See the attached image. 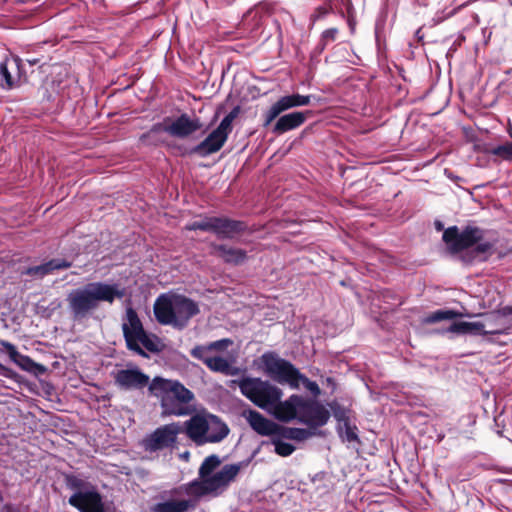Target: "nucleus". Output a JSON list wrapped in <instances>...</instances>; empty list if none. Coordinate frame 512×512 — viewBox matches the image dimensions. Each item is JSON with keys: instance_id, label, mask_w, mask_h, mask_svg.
<instances>
[{"instance_id": "obj_1", "label": "nucleus", "mask_w": 512, "mask_h": 512, "mask_svg": "<svg viewBox=\"0 0 512 512\" xmlns=\"http://www.w3.org/2000/svg\"><path fill=\"white\" fill-rule=\"evenodd\" d=\"M241 393L253 404L282 422L300 419L303 397L293 394L282 401L283 392L269 381L246 377L240 380Z\"/></svg>"}, {"instance_id": "obj_2", "label": "nucleus", "mask_w": 512, "mask_h": 512, "mask_svg": "<svg viewBox=\"0 0 512 512\" xmlns=\"http://www.w3.org/2000/svg\"><path fill=\"white\" fill-rule=\"evenodd\" d=\"M125 296V289L118 284L90 282L71 290L66 298L71 318L75 322L88 319L96 311L101 302L112 304L115 299Z\"/></svg>"}, {"instance_id": "obj_3", "label": "nucleus", "mask_w": 512, "mask_h": 512, "mask_svg": "<svg viewBox=\"0 0 512 512\" xmlns=\"http://www.w3.org/2000/svg\"><path fill=\"white\" fill-rule=\"evenodd\" d=\"M153 311L160 324L182 330L200 310L198 304L186 296L161 294L155 300Z\"/></svg>"}, {"instance_id": "obj_4", "label": "nucleus", "mask_w": 512, "mask_h": 512, "mask_svg": "<svg viewBox=\"0 0 512 512\" xmlns=\"http://www.w3.org/2000/svg\"><path fill=\"white\" fill-rule=\"evenodd\" d=\"M149 394L160 401L163 416H184L189 413L184 406L194 399V394L178 380L155 377L149 385Z\"/></svg>"}, {"instance_id": "obj_5", "label": "nucleus", "mask_w": 512, "mask_h": 512, "mask_svg": "<svg viewBox=\"0 0 512 512\" xmlns=\"http://www.w3.org/2000/svg\"><path fill=\"white\" fill-rule=\"evenodd\" d=\"M183 432L198 446L219 443L224 440L230 429L218 416L208 412H198L184 422Z\"/></svg>"}, {"instance_id": "obj_6", "label": "nucleus", "mask_w": 512, "mask_h": 512, "mask_svg": "<svg viewBox=\"0 0 512 512\" xmlns=\"http://www.w3.org/2000/svg\"><path fill=\"white\" fill-rule=\"evenodd\" d=\"M122 330L127 348L136 354L147 357L143 348L152 353L160 351L158 338L144 330L136 311L131 307L126 309Z\"/></svg>"}, {"instance_id": "obj_7", "label": "nucleus", "mask_w": 512, "mask_h": 512, "mask_svg": "<svg viewBox=\"0 0 512 512\" xmlns=\"http://www.w3.org/2000/svg\"><path fill=\"white\" fill-rule=\"evenodd\" d=\"M183 432L179 422H173L156 428L142 440L145 451L154 453L164 450H173L177 447L178 436Z\"/></svg>"}, {"instance_id": "obj_8", "label": "nucleus", "mask_w": 512, "mask_h": 512, "mask_svg": "<svg viewBox=\"0 0 512 512\" xmlns=\"http://www.w3.org/2000/svg\"><path fill=\"white\" fill-rule=\"evenodd\" d=\"M237 113V108L229 112L222 119L217 128L214 129L202 142L196 145L192 152L202 157L218 152L227 141L229 134L232 132V123L236 118Z\"/></svg>"}, {"instance_id": "obj_9", "label": "nucleus", "mask_w": 512, "mask_h": 512, "mask_svg": "<svg viewBox=\"0 0 512 512\" xmlns=\"http://www.w3.org/2000/svg\"><path fill=\"white\" fill-rule=\"evenodd\" d=\"M262 363L265 373L279 384H288L293 389H298L296 377L297 369L289 361L278 357L274 353H265L262 355Z\"/></svg>"}, {"instance_id": "obj_10", "label": "nucleus", "mask_w": 512, "mask_h": 512, "mask_svg": "<svg viewBox=\"0 0 512 512\" xmlns=\"http://www.w3.org/2000/svg\"><path fill=\"white\" fill-rule=\"evenodd\" d=\"M27 82L25 63L19 56L11 55L0 62V87L3 90L10 91Z\"/></svg>"}, {"instance_id": "obj_11", "label": "nucleus", "mask_w": 512, "mask_h": 512, "mask_svg": "<svg viewBox=\"0 0 512 512\" xmlns=\"http://www.w3.org/2000/svg\"><path fill=\"white\" fill-rule=\"evenodd\" d=\"M249 463L250 459L233 464H226L218 472L205 477L206 488L210 492V495L218 496L224 492L236 479L239 472L246 468Z\"/></svg>"}, {"instance_id": "obj_12", "label": "nucleus", "mask_w": 512, "mask_h": 512, "mask_svg": "<svg viewBox=\"0 0 512 512\" xmlns=\"http://www.w3.org/2000/svg\"><path fill=\"white\" fill-rule=\"evenodd\" d=\"M442 238L450 252L458 253L473 247L482 238V232L476 227H466L459 232L456 226H452L444 231Z\"/></svg>"}, {"instance_id": "obj_13", "label": "nucleus", "mask_w": 512, "mask_h": 512, "mask_svg": "<svg viewBox=\"0 0 512 512\" xmlns=\"http://www.w3.org/2000/svg\"><path fill=\"white\" fill-rule=\"evenodd\" d=\"M191 355L202 361L213 372L227 376H234L238 373V369L234 366L236 362L235 354H228L226 357L206 355L205 349L194 347L191 350Z\"/></svg>"}, {"instance_id": "obj_14", "label": "nucleus", "mask_w": 512, "mask_h": 512, "mask_svg": "<svg viewBox=\"0 0 512 512\" xmlns=\"http://www.w3.org/2000/svg\"><path fill=\"white\" fill-rule=\"evenodd\" d=\"M113 379L117 387L122 390H142L149 387L150 377L137 366L119 369L113 373Z\"/></svg>"}, {"instance_id": "obj_15", "label": "nucleus", "mask_w": 512, "mask_h": 512, "mask_svg": "<svg viewBox=\"0 0 512 512\" xmlns=\"http://www.w3.org/2000/svg\"><path fill=\"white\" fill-rule=\"evenodd\" d=\"M310 95L291 94L280 97L265 113L264 126L270 125L281 113L295 107L309 105Z\"/></svg>"}, {"instance_id": "obj_16", "label": "nucleus", "mask_w": 512, "mask_h": 512, "mask_svg": "<svg viewBox=\"0 0 512 512\" xmlns=\"http://www.w3.org/2000/svg\"><path fill=\"white\" fill-rule=\"evenodd\" d=\"M487 334H508L512 329V307L505 306L483 315Z\"/></svg>"}, {"instance_id": "obj_17", "label": "nucleus", "mask_w": 512, "mask_h": 512, "mask_svg": "<svg viewBox=\"0 0 512 512\" xmlns=\"http://www.w3.org/2000/svg\"><path fill=\"white\" fill-rule=\"evenodd\" d=\"M68 503L80 512H105L102 497L94 488L75 492Z\"/></svg>"}, {"instance_id": "obj_18", "label": "nucleus", "mask_w": 512, "mask_h": 512, "mask_svg": "<svg viewBox=\"0 0 512 512\" xmlns=\"http://www.w3.org/2000/svg\"><path fill=\"white\" fill-rule=\"evenodd\" d=\"M329 418V411L321 403L303 398L299 422L316 428L324 426Z\"/></svg>"}, {"instance_id": "obj_19", "label": "nucleus", "mask_w": 512, "mask_h": 512, "mask_svg": "<svg viewBox=\"0 0 512 512\" xmlns=\"http://www.w3.org/2000/svg\"><path fill=\"white\" fill-rule=\"evenodd\" d=\"M246 228V224L242 221L214 216L212 233L220 239H232L244 232Z\"/></svg>"}, {"instance_id": "obj_20", "label": "nucleus", "mask_w": 512, "mask_h": 512, "mask_svg": "<svg viewBox=\"0 0 512 512\" xmlns=\"http://www.w3.org/2000/svg\"><path fill=\"white\" fill-rule=\"evenodd\" d=\"M243 416L246 418L251 428L260 435L274 436L279 432V426L265 418L258 411L249 409L243 412Z\"/></svg>"}, {"instance_id": "obj_21", "label": "nucleus", "mask_w": 512, "mask_h": 512, "mask_svg": "<svg viewBox=\"0 0 512 512\" xmlns=\"http://www.w3.org/2000/svg\"><path fill=\"white\" fill-rule=\"evenodd\" d=\"M1 345L5 349L10 360L23 371L30 373H43L45 371V367L43 365L34 362L29 356L18 352L12 343L8 341H1Z\"/></svg>"}, {"instance_id": "obj_22", "label": "nucleus", "mask_w": 512, "mask_h": 512, "mask_svg": "<svg viewBox=\"0 0 512 512\" xmlns=\"http://www.w3.org/2000/svg\"><path fill=\"white\" fill-rule=\"evenodd\" d=\"M201 128V123L198 119H191L187 114H182L169 126L164 128V131L168 134L184 138Z\"/></svg>"}, {"instance_id": "obj_23", "label": "nucleus", "mask_w": 512, "mask_h": 512, "mask_svg": "<svg viewBox=\"0 0 512 512\" xmlns=\"http://www.w3.org/2000/svg\"><path fill=\"white\" fill-rule=\"evenodd\" d=\"M308 113L296 111L280 116L273 127V132L283 134L300 127L306 121Z\"/></svg>"}, {"instance_id": "obj_24", "label": "nucleus", "mask_w": 512, "mask_h": 512, "mask_svg": "<svg viewBox=\"0 0 512 512\" xmlns=\"http://www.w3.org/2000/svg\"><path fill=\"white\" fill-rule=\"evenodd\" d=\"M195 506L196 502L192 499H168L154 504L151 512H188Z\"/></svg>"}, {"instance_id": "obj_25", "label": "nucleus", "mask_w": 512, "mask_h": 512, "mask_svg": "<svg viewBox=\"0 0 512 512\" xmlns=\"http://www.w3.org/2000/svg\"><path fill=\"white\" fill-rule=\"evenodd\" d=\"M71 266V263L66 260L52 259L44 264L29 267L24 272L27 275L35 277H43L54 270L66 269Z\"/></svg>"}, {"instance_id": "obj_26", "label": "nucleus", "mask_w": 512, "mask_h": 512, "mask_svg": "<svg viewBox=\"0 0 512 512\" xmlns=\"http://www.w3.org/2000/svg\"><path fill=\"white\" fill-rule=\"evenodd\" d=\"M456 333V334H474V335H486V329L484 326V319L476 322H456L450 325L442 333Z\"/></svg>"}, {"instance_id": "obj_27", "label": "nucleus", "mask_w": 512, "mask_h": 512, "mask_svg": "<svg viewBox=\"0 0 512 512\" xmlns=\"http://www.w3.org/2000/svg\"><path fill=\"white\" fill-rule=\"evenodd\" d=\"M213 247L226 263L238 265L246 260V251L243 249L233 248L223 244L214 245Z\"/></svg>"}, {"instance_id": "obj_28", "label": "nucleus", "mask_w": 512, "mask_h": 512, "mask_svg": "<svg viewBox=\"0 0 512 512\" xmlns=\"http://www.w3.org/2000/svg\"><path fill=\"white\" fill-rule=\"evenodd\" d=\"M338 433L343 441L349 443L359 442L357 427L355 425H351L347 418H339Z\"/></svg>"}, {"instance_id": "obj_29", "label": "nucleus", "mask_w": 512, "mask_h": 512, "mask_svg": "<svg viewBox=\"0 0 512 512\" xmlns=\"http://www.w3.org/2000/svg\"><path fill=\"white\" fill-rule=\"evenodd\" d=\"M462 317L461 313L450 309H440L432 312L422 319L423 324H433L443 320H452L455 318Z\"/></svg>"}, {"instance_id": "obj_30", "label": "nucleus", "mask_w": 512, "mask_h": 512, "mask_svg": "<svg viewBox=\"0 0 512 512\" xmlns=\"http://www.w3.org/2000/svg\"><path fill=\"white\" fill-rule=\"evenodd\" d=\"M185 493L189 496H193L198 499L205 495H210V492L206 488V482L204 479L194 480L184 486Z\"/></svg>"}, {"instance_id": "obj_31", "label": "nucleus", "mask_w": 512, "mask_h": 512, "mask_svg": "<svg viewBox=\"0 0 512 512\" xmlns=\"http://www.w3.org/2000/svg\"><path fill=\"white\" fill-rule=\"evenodd\" d=\"M281 435L286 439L304 441L310 438L313 435V433L308 429L304 428L286 427L282 429Z\"/></svg>"}, {"instance_id": "obj_32", "label": "nucleus", "mask_w": 512, "mask_h": 512, "mask_svg": "<svg viewBox=\"0 0 512 512\" xmlns=\"http://www.w3.org/2000/svg\"><path fill=\"white\" fill-rule=\"evenodd\" d=\"M220 465V459L217 455H210L204 459L200 468L199 476L201 479L213 474V471Z\"/></svg>"}, {"instance_id": "obj_33", "label": "nucleus", "mask_w": 512, "mask_h": 512, "mask_svg": "<svg viewBox=\"0 0 512 512\" xmlns=\"http://www.w3.org/2000/svg\"><path fill=\"white\" fill-rule=\"evenodd\" d=\"M214 216H205L199 220H195L186 224L185 229L189 231L201 230L205 232H211L213 230Z\"/></svg>"}, {"instance_id": "obj_34", "label": "nucleus", "mask_w": 512, "mask_h": 512, "mask_svg": "<svg viewBox=\"0 0 512 512\" xmlns=\"http://www.w3.org/2000/svg\"><path fill=\"white\" fill-rule=\"evenodd\" d=\"M489 154L499 157L503 161L512 162V142L498 145L488 151Z\"/></svg>"}, {"instance_id": "obj_35", "label": "nucleus", "mask_w": 512, "mask_h": 512, "mask_svg": "<svg viewBox=\"0 0 512 512\" xmlns=\"http://www.w3.org/2000/svg\"><path fill=\"white\" fill-rule=\"evenodd\" d=\"M233 344V341L229 338L220 339L214 342H211L207 345H197L196 347H200L205 349V354L210 355V352H223L227 350L229 346Z\"/></svg>"}, {"instance_id": "obj_36", "label": "nucleus", "mask_w": 512, "mask_h": 512, "mask_svg": "<svg viewBox=\"0 0 512 512\" xmlns=\"http://www.w3.org/2000/svg\"><path fill=\"white\" fill-rule=\"evenodd\" d=\"M271 444L274 445L275 453L282 457L290 456L295 450L292 444L282 441L275 437V435L271 438Z\"/></svg>"}, {"instance_id": "obj_37", "label": "nucleus", "mask_w": 512, "mask_h": 512, "mask_svg": "<svg viewBox=\"0 0 512 512\" xmlns=\"http://www.w3.org/2000/svg\"><path fill=\"white\" fill-rule=\"evenodd\" d=\"M296 383L298 384V387L300 386V384H302L314 396H318L321 393L319 385L315 381L309 380L300 371L298 373V376L296 377Z\"/></svg>"}, {"instance_id": "obj_38", "label": "nucleus", "mask_w": 512, "mask_h": 512, "mask_svg": "<svg viewBox=\"0 0 512 512\" xmlns=\"http://www.w3.org/2000/svg\"><path fill=\"white\" fill-rule=\"evenodd\" d=\"M338 35L337 28H329L322 32L321 34V44L323 47L334 42Z\"/></svg>"}, {"instance_id": "obj_39", "label": "nucleus", "mask_w": 512, "mask_h": 512, "mask_svg": "<svg viewBox=\"0 0 512 512\" xmlns=\"http://www.w3.org/2000/svg\"><path fill=\"white\" fill-rule=\"evenodd\" d=\"M67 485L70 489L76 490V492L84 491L86 489L85 482L82 479L75 476L67 478Z\"/></svg>"}, {"instance_id": "obj_40", "label": "nucleus", "mask_w": 512, "mask_h": 512, "mask_svg": "<svg viewBox=\"0 0 512 512\" xmlns=\"http://www.w3.org/2000/svg\"><path fill=\"white\" fill-rule=\"evenodd\" d=\"M492 249V245L489 242L480 243L475 246L474 252L476 253V257L479 258V260H482V255L486 254Z\"/></svg>"}, {"instance_id": "obj_41", "label": "nucleus", "mask_w": 512, "mask_h": 512, "mask_svg": "<svg viewBox=\"0 0 512 512\" xmlns=\"http://www.w3.org/2000/svg\"><path fill=\"white\" fill-rule=\"evenodd\" d=\"M0 375L3 377H6V378L13 379L15 377L16 373L12 369H10L0 363Z\"/></svg>"}, {"instance_id": "obj_42", "label": "nucleus", "mask_w": 512, "mask_h": 512, "mask_svg": "<svg viewBox=\"0 0 512 512\" xmlns=\"http://www.w3.org/2000/svg\"><path fill=\"white\" fill-rule=\"evenodd\" d=\"M328 13V10L326 8H319L314 15V20L323 18Z\"/></svg>"}, {"instance_id": "obj_43", "label": "nucleus", "mask_w": 512, "mask_h": 512, "mask_svg": "<svg viewBox=\"0 0 512 512\" xmlns=\"http://www.w3.org/2000/svg\"><path fill=\"white\" fill-rule=\"evenodd\" d=\"M347 22H348V25H349V27L351 29V32H353L354 29H355V22H354V20L351 17H349Z\"/></svg>"}, {"instance_id": "obj_44", "label": "nucleus", "mask_w": 512, "mask_h": 512, "mask_svg": "<svg viewBox=\"0 0 512 512\" xmlns=\"http://www.w3.org/2000/svg\"><path fill=\"white\" fill-rule=\"evenodd\" d=\"M27 63L30 65V66H34L36 64L39 63V59L38 58H33V59H28L27 60Z\"/></svg>"}, {"instance_id": "obj_45", "label": "nucleus", "mask_w": 512, "mask_h": 512, "mask_svg": "<svg viewBox=\"0 0 512 512\" xmlns=\"http://www.w3.org/2000/svg\"><path fill=\"white\" fill-rule=\"evenodd\" d=\"M436 228H437V230H442L443 225L440 222H436Z\"/></svg>"}, {"instance_id": "obj_46", "label": "nucleus", "mask_w": 512, "mask_h": 512, "mask_svg": "<svg viewBox=\"0 0 512 512\" xmlns=\"http://www.w3.org/2000/svg\"><path fill=\"white\" fill-rule=\"evenodd\" d=\"M181 457H183V458H186V459H187V458L189 457V452H185V453H183V454L181 455Z\"/></svg>"}, {"instance_id": "obj_47", "label": "nucleus", "mask_w": 512, "mask_h": 512, "mask_svg": "<svg viewBox=\"0 0 512 512\" xmlns=\"http://www.w3.org/2000/svg\"><path fill=\"white\" fill-rule=\"evenodd\" d=\"M172 494H175V495H176V494H179V490H178V489L173 490V491H172Z\"/></svg>"}]
</instances>
